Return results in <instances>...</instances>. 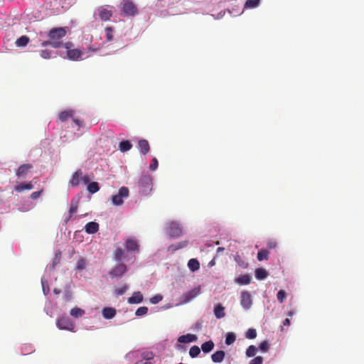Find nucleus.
<instances>
[{"label": "nucleus", "mask_w": 364, "mask_h": 364, "mask_svg": "<svg viewBox=\"0 0 364 364\" xmlns=\"http://www.w3.org/2000/svg\"><path fill=\"white\" fill-rule=\"evenodd\" d=\"M66 35V31L64 28H52L48 33V41H43L41 46L45 47L50 46L54 48H60L63 46L61 39Z\"/></svg>", "instance_id": "1"}, {"label": "nucleus", "mask_w": 364, "mask_h": 364, "mask_svg": "<svg viewBox=\"0 0 364 364\" xmlns=\"http://www.w3.org/2000/svg\"><path fill=\"white\" fill-rule=\"evenodd\" d=\"M152 179L151 177L149 175H141L139 180V192L146 196L148 195L152 190Z\"/></svg>", "instance_id": "2"}, {"label": "nucleus", "mask_w": 364, "mask_h": 364, "mask_svg": "<svg viewBox=\"0 0 364 364\" xmlns=\"http://www.w3.org/2000/svg\"><path fill=\"white\" fill-rule=\"evenodd\" d=\"M121 10L124 16H135L137 12L136 5L130 0H123L121 3Z\"/></svg>", "instance_id": "3"}, {"label": "nucleus", "mask_w": 364, "mask_h": 364, "mask_svg": "<svg viewBox=\"0 0 364 364\" xmlns=\"http://www.w3.org/2000/svg\"><path fill=\"white\" fill-rule=\"evenodd\" d=\"M129 189L127 187H121L119 189V192L117 195L112 196V201L115 205H121L123 204L124 200L123 198H126L129 196Z\"/></svg>", "instance_id": "4"}, {"label": "nucleus", "mask_w": 364, "mask_h": 364, "mask_svg": "<svg viewBox=\"0 0 364 364\" xmlns=\"http://www.w3.org/2000/svg\"><path fill=\"white\" fill-rule=\"evenodd\" d=\"M166 232L171 237H178L182 235V228L178 223L171 222L167 225Z\"/></svg>", "instance_id": "5"}, {"label": "nucleus", "mask_w": 364, "mask_h": 364, "mask_svg": "<svg viewBox=\"0 0 364 364\" xmlns=\"http://www.w3.org/2000/svg\"><path fill=\"white\" fill-rule=\"evenodd\" d=\"M127 271V266L122 263L119 262L118 264L114 266L111 269L109 272V274L111 278H120Z\"/></svg>", "instance_id": "6"}, {"label": "nucleus", "mask_w": 364, "mask_h": 364, "mask_svg": "<svg viewBox=\"0 0 364 364\" xmlns=\"http://www.w3.org/2000/svg\"><path fill=\"white\" fill-rule=\"evenodd\" d=\"M57 326L62 330L73 331L75 328L73 322L68 317H62L57 320Z\"/></svg>", "instance_id": "7"}, {"label": "nucleus", "mask_w": 364, "mask_h": 364, "mask_svg": "<svg viewBox=\"0 0 364 364\" xmlns=\"http://www.w3.org/2000/svg\"><path fill=\"white\" fill-rule=\"evenodd\" d=\"M200 293V287L198 286L197 287H195L194 289L184 293L182 295V302L183 303H188L192 299L196 298L197 296H198Z\"/></svg>", "instance_id": "8"}, {"label": "nucleus", "mask_w": 364, "mask_h": 364, "mask_svg": "<svg viewBox=\"0 0 364 364\" xmlns=\"http://www.w3.org/2000/svg\"><path fill=\"white\" fill-rule=\"evenodd\" d=\"M240 304L245 309H249L252 305L251 294L246 291H243L240 294Z\"/></svg>", "instance_id": "9"}, {"label": "nucleus", "mask_w": 364, "mask_h": 364, "mask_svg": "<svg viewBox=\"0 0 364 364\" xmlns=\"http://www.w3.org/2000/svg\"><path fill=\"white\" fill-rule=\"evenodd\" d=\"M33 168V165L31 164H24L21 165L16 171V176L19 178H25L27 173Z\"/></svg>", "instance_id": "10"}, {"label": "nucleus", "mask_w": 364, "mask_h": 364, "mask_svg": "<svg viewBox=\"0 0 364 364\" xmlns=\"http://www.w3.org/2000/svg\"><path fill=\"white\" fill-rule=\"evenodd\" d=\"M97 11L99 16L102 21H109L112 16V11L111 9H108L107 7L100 6L98 8Z\"/></svg>", "instance_id": "11"}, {"label": "nucleus", "mask_w": 364, "mask_h": 364, "mask_svg": "<svg viewBox=\"0 0 364 364\" xmlns=\"http://www.w3.org/2000/svg\"><path fill=\"white\" fill-rule=\"evenodd\" d=\"M82 174V171L81 169H79L75 171L68 182V185L71 187H77L80 185V182L81 181L80 177Z\"/></svg>", "instance_id": "12"}, {"label": "nucleus", "mask_w": 364, "mask_h": 364, "mask_svg": "<svg viewBox=\"0 0 364 364\" xmlns=\"http://www.w3.org/2000/svg\"><path fill=\"white\" fill-rule=\"evenodd\" d=\"M126 248L134 252H138L139 251V245L136 239L134 238H128L126 240L125 243Z\"/></svg>", "instance_id": "13"}, {"label": "nucleus", "mask_w": 364, "mask_h": 364, "mask_svg": "<svg viewBox=\"0 0 364 364\" xmlns=\"http://www.w3.org/2000/svg\"><path fill=\"white\" fill-rule=\"evenodd\" d=\"M83 53L77 48H73L70 50H67L68 58L71 60H79L82 58Z\"/></svg>", "instance_id": "14"}, {"label": "nucleus", "mask_w": 364, "mask_h": 364, "mask_svg": "<svg viewBox=\"0 0 364 364\" xmlns=\"http://www.w3.org/2000/svg\"><path fill=\"white\" fill-rule=\"evenodd\" d=\"M252 277L249 274H241L235 279V282L240 285H247L251 282Z\"/></svg>", "instance_id": "15"}, {"label": "nucleus", "mask_w": 364, "mask_h": 364, "mask_svg": "<svg viewBox=\"0 0 364 364\" xmlns=\"http://www.w3.org/2000/svg\"><path fill=\"white\" fill-rule=\"evenodd\" d=\"M85 230L88 234L96 233L99 230V225L96 222H89L85 225Z\"/></svg>", "instance_id": "16"}, {"label": "nucleus", "mask_w": 364, "mask_h": 364, "mask_svg": "<svg viewBox=\"0 0 364 364\" xmlns=\"http://www.w3.org/2000/svg\"><path fill=\"white\" fill-rule=\"evenodd\" d=\"M197 339H198V337L196 336V335L191 334V333H188L186 335L181 336L178 338V341L180 342V343H191V342L196 341Z\"/></svg>", "instance_id": "17"}, {"label": "nucleus", "mask_w": 364, "mask_h": 364, "mask_svg": "<svg viewBox=\"0 0 364 364\" xmlns=\"http://www.w3.org/2000/svg\"><path fill=\"white\" fill-rule=\"evenodd\" d=\"M139 151L142 154H146L150 150L149 141L146 139H140L138 142Z\"/></svg>", "instance_id": "18"}, {"label": "nucleus", "mask_w": 364, "mask_h": 364, "mask_svg": "<svg viewBox=\"0 0 364 364\" xmlns=\"http://www.w3.org/2000/svg\"><path fill=\"white\" fill-rule=\"evenodd\" d=\"M33 188V186L32 184V181H30L28 183H21L18 185H16L14 187V191L18 193L23 192L26 190H31Z\"/></svg>", "instance_id": "19"}, {"label": "nucleus", "mask_w": 364, "mask_h": 364, "mask_svg": "<svg viewBox=\"0 0 364 364\" xmlns=\"http://www.w3.org/2000/svg\"><path fill=\"white\" fill-rule=\"evenodd\" d=\"M116 313V309L112 307H105L102 311L103 317L106 319H111L114 318Z\"/></svg>", "instance_id": "20"}, {"label": "nucleus", "mask_w": 364, "mask_h": 364, "mask_svg": "<svg viewBox=\"0 0 364 364\" xmlns=\"http://www.w3.org/2000/svg\"><path fill=\"white\" fill-rule=\"evenodd\" d=\"M143 295L140 291H135L133 295L128 299V303L139 304L143 301Z\"/></svg>", "instance_id": "21"}, {"label": "nucleus", "mask_w": 364, "mask_h": 364, "mask_svg": "<svg viewBox=\"0 0 364 364\" xmlns=\"http://www.w3.org/2000/svg\"><path fill=\"white\" fill-rule=\"evenodd\" d=\"M225 356V353L223 350H217L211 355L213 362L219 363L223 362Z\"/></svg>", "instance_id": "22"}, {"label": "nucleus", "mask_w": 364, "mask_h": 364, "mask_svg": "<svg viewBox=\"0 0 364 364\" xmlns=\"http://www.w3.org/2000/svg\"><path fill=\"white\" fill-rule=\"evenodd\" d=\"M77 207H78V200H75L74 198L72 199L71 203H70V207L69 209V216L65 220L66 222L68 221L71 218L72 215L77 211Z\"/></svg>", "instance_id": "23"}, {"label": "nucleus", "mask_w": 364, "mask_h": 364, "mask_svg": "<svg viewBox=\"0 0 364 364\" xmlns=\"http://www.w3.org/2000/svg\"><path fill=\"white\" fill-rule=\"evenodd\" d=\"M215 344L213 341L210 340L203 343L201 346V350L204 353H208L214 348Z\"/></svg>", "instance_id": "24"}, {"label": "nucleus", "mask_w": 364, "mask_h": 364, "mask_svg": "<svg viewBox=\"0 0 364 364\" xmlns=\"http://www.w3.org/2000/svg\"><path fill=\"white\" fill-rule=\"evenodd\" d=\"M74 115V111L73 110H65V111H63V112H61L60 114H59V119L61 121V122H65L67 121L69 118H72Z\"/></svg>", "instance_id": "25"}, {"label": "nucleus", "mask_w": 364, "mask_h": 364, "mask_svg": "<svg viewBox=\"0 0 364 364\" xmlns=\"http://www.w3.org/2000/svg\"><path fill=\"white\" fill-rule=\"evenodd\" d=\"M268 277V272L264 268H257L255 270V277L258 280L264 279Z\"/></svg>", "instance_id": "26"}, {"label": "nucleus", "mask_w": 364, "mask_h": 364, "mask_svg": "<svg viewBox=\"0 0 364 364\" xmlns=\"http://www.w3.org/2000/svg\"><path fill=\"white\" fill-rule=\"evenodd\" d=\"M124 256V250L120 247L115 249L114 252V259L117 262H121Z\"/></svg>", "instance_id": "27"}, {"label": "nucleus", "mask_w": 364, "mask_h": 364, "mask_svg": "<svg viewBox=\"0 0 364 364\" xmlns=\"http://www.w3.org/2000/svg\"><path fill=\"white\" fill-rule=\"evenodd\" d=\"M188 267L192 272H195L200 268V263L197 259H191L188 262Z\"/></svg>", "instance_id": "28"}, {"label": "nucleus", "mask_w": 364, "mask_h": 364, "mask_svg": "<svg viewBox=\"0 0 364 364\" xmlns=\"http://www.w3.org/2000/svg\"><path fill=\"white\" fill-rule=\"evenodd\" d=\"M132 147V145L131 142L128 140L122 141L119 144V149L122 152L129 151V149H131Z\"/></svg>", "instance_id": "29"}, {"label": "nucleus", "mask_w": 364, "mask_h": 364, "mask_svg": "<svg viewBox=\"0 0 364 364\" xmlns=\"http://www.w3.org/2000/svg\"><path fill=\"white\" fill-rule=\"evenodd\" d=\"M29 41V38L27 36H22L16 41V45L17 47H25Z\"/></svg>", "instance_id": "30"}, {"label": "nucleus", "mask_w": 364, "mask_h": 364, "mask_svg": "<svg viewBox=\"0 0 364 364\" xmlns=\"http://www.w3.org/2000/svg\"><path fill=\"white\" fill-rule=\"evenodd\" d=\"M225 308L221 305H218L214 309V314L216 318H221L225 316Z\"/></svg>", "instance_id": "31"}, {"label": "nucleus", "mask_w": 364, "mask_h": 364, "mask_svg": "<svg viewBox=\"0 0 364 364\" xmlns=\"http://www.w3.org/2000/svg\"><path fill=\"white\" fill-rule=\"evenodd\" d=\"M100 190V186L97 182H91L88 183L87 191L93 194L97 193Z\"/></svg>", "instance_id": "32"}, {"label": "nucleus", "mask_w": 364, "mask_h": 364, "mask_svg": "<svg viewBox=\"0 0 364 364\" xmlns=\"http://www.w3.org/2000/svg\"><path fill=\"white\" fill-rule=\"evenodd\" d=\"M70 314L75 318H79L85 314V311L78 307H75L70 310Z\"/></svg>", "instance_id": "33"}, {"label": "nucleus", "mask_w": 364, "mask_h": 364, "mask_svg": "<svg viewBox=\"0 0 364 364\" xmlns=\"http://www.w3.org/2000/svg\"><path fill=\"white\" fill-rule=\"evenodd\" d=\"M200 350L198 346H193L189 350V355L193 358H196L200 355Z\"/></svg>", "instance_id": "34"}, {"label": "nucleus", "mask_w": 364, "mask_h": 364, "mask_svg": "<svg viewBox=\"0 0 364 364\" xmlns=\"http://www.w3.org/2000/svg\"><path fill=\"white\" fill-rule=\"evenodd\" d=\"M260 0H247L245 4V8L254 9L259 6Z\"/></svg>", "instance_id": "35"}, {"label": "nucleus", "mask_w": 364, "mask_h": 364, "mask_svg": "<svg viewBox=\"0 0 364 364\" xmlns=\"http://www.w3.org/2000/svg\"><path fill=\"white\" fill-rule=\"evenodd\" d=\"M268 257H269V252L265 249H262L257 253V259L259 261L267 259Z\"/></svg>", "instance_id": "36"}, {"label": "nucleus", "mask_w": 364, "mask_h": 364, "mask_svg": "<svg viewBox=\"0 0 364 364\" xmlns=\"http://www.w3.org/2000/svg\"><path fill=\"white\" fill-rule=\"evenodd\" d=\"M105 31L106 33L107 41H108V42L112 41L114 39V36H113L114 28L111 26H108V27L105 28Z\"/></svg>", "instance_id": "37"}, {"label": "nucleus", "mask_w": 364, "mask_h": 364, "mask_svg": "<svg viewBox=\"0 0 364 364\" xmlns=\"http://www.w3.org/2000/svg\"><path fill=\"white\" fill-rule=\"evenodd\" d=\"M257 352V348L253 345L250 346L246 350V355L247 357H253Z\"/></svg>", "instance_id": "38"}, {"label": "nucleus", "mask_w": 364, "mask_h": 364, "mask_svg": "<svg viewBox=\"0 0 364 364\" xmlns=\"http://www.w3.org/2000/svg\"><path fill=\"white\" fill-rule=\"evenodd\" d=\"M236 339V336L234 333L230 332L228 333L226 338H225V343L227 345H231L232 344Z\"/></svg>", "instance_id": "39"}, {"label": "nucleus", "mask_w": 364, "mask_h": 364, "mask_svg": "<svg viewBox=\"0 0 364 364\" xmlns=\"http://www.w3.org/2000/svg\"><path fill=\"white\" fill-rule=\"evenodd\" d=\"M235 260L242 268H247L248 266V264L247 262H245V261H243L241 259L240 256L238 255H236L235 256Z\"/></svg>", "instance_id": "40"}, {"label": "nucleus", "mask_w": 364, "mask_h": 364, "mask_svg": "<svg viewBox=\"0 0 364 364\" xmlns=\"http://www.w3.org/2000/svg\"><path fill=\"white\" fill-rule=\"evenodd\" d=\"M148 312V308L146 306H141L138 308L135 312L136 316H141L146 314Z\"/></svg>", "instance_id": "41"}, {"label": "nucleus", "mask_w": 364, "mask_h": 364, "mask_svg": "<svg viewBox=\"0 0 364 364\" xmlns=\"http://www.w3.org/2000/svg\"><path fill=\"white\" fill-rule=\"evenodd\" d=\"M277 299L278 301L280 302V303H282L284 299L287 298V293L284 290H279L277 294Z\"/></svg>", "instance_id": "42"}, {"label": "nucleus", "mask_w": 364, "mask_h": 364, "mask_svg": "<svg viewBox=\"0 0 364 364\" xmlns=\"http://www.w3.org/2000/svg\"><path fill=\"white\" fill-rule=\"evenodd\" d=\"M257 336V331L254 328H250L247 330L246 333V338L249 339H253L255 338Z\"/></svg>", "instance_id": "43"}, {"label": "nucleus", "mask_w": 364, "mask_h": 364, "mask_svg": "<svg viewBox=\"0 0 364 364\" xmlns=\"http://www.w3.org/2000/svg\"><path fill=\"white\" fill-rule=\"evenodd\" d=\"M127 289V287L126 285H124L121 288L116 289L114 290V292L117 295L121 296L123 295Z\"/></svg>", "instance_id": "44"}, {"label": "nucleus", "mask_w": 364, "mask_h": 364, "mask_svg": "<svg viewBox=\"0 0 364 364\" xmlns=\"http://www.w3.org/2000/svg\"><path fill=\"white\" fill-rule=\"evenodd\" d=\"M41 56L44 59H48L51 57V52L48 50H43L41 51Z\"/></svg>", "instance_id": "45"}, {"label": "nucleus", "mask_w": 364, "mask_h": 364, "mask_svg": "<svg viewBox=\"0 0 364 364\" xmlns=\"http://www.w3.org/2000/svg\"><path fill=\"white\" fill-rule=\"evenodd\" d=\"M263 358L262 356H257L250 360V364H262Z\"/></svg>", "instance_id": "46"}, {"label": "nucleus", "mask_w": 364, "mask_h": 364, "mask_svg": "<svg viewBox=\"0 0 364 364\" xmlns=\"http://www.w3.org/2000/svg\"><path fill=\"white\" fill-rule=\"evenodd\" d=\"M158 160L156 158L152 159L151 164L149 166V169L151 171H155L158 167Z\"/></svg>", "instance_id": "47"}, {"label": "nucleus", "mask_w": 364, "mask_h": 364, "mask_svg": "<svg viewBox=\"0 0 364 364\" xmlns=\"http://www.w3.org/2000/svg\"><path fill=\"white\" fill-rule=\"evenodd\" d=\"M154 355L152 352H146L144 353L143 358L144 360L153 361Z\"/></svg>", "instance_id": "48"}, {"label": "nucleus", "mask_w": 364, "mask_h": 364, "mask_svg": "<svg viewBox=\"0 0 364 364\" xmlns=\"http://www.w3.org/2000/svg\"><path fill=\"white\" fill-rule=\"evenodd\" d=\"M259 349L263 352H267L269 349L268 343L264 341L259 344Z\"/></svg>", "instance_id": "49"}, {"label": "nucleus", "mask_w": 364, "mask_h": 364, "mask_svg": "<svg viewBox=\"0 0 364 364\" xmlns=\"http://www.w3.org/2000/svg\"><path fill=\"white\" fill-rule=\"evenodd\" d=\"M161 300H162V296H161L159 294L156 295L150 299L151 303L154 304L159 303Z\"/></svg>", "instance_id": "50"}, {"label": "nucleus", "mask_w": 364, "mask_h": 364, "mask_svg": "<svg viewBox=\"0 0 364 364\" xmlns=\"http://www.w3.org/2000/svg\"><path fill=\"white\" fill-rule=\"evenodd\" d=\"M80 179H81V181H82L85 184L89 183L90 181V178L87 175L82 176V174Z\"/></svg>", "instance_id": "51"}, {"label": "nucleus", "mask_w": 364, "mask_h": 364, "mask_svg": "<svg viewBox=\"0 0 364 364\" xmlns=\"http://www.w3.org/2000/svg\"><path fill=\"white\" fill-rule=\"evenodd\" d=\"M41 193H42V191L33 192V193H31V198L33 200H36V199H37L41 196Z\"/></svg>", "instance_id": "52"}, {"label": "nucleus", "mask_w": 364, "mask_h": 364, "mask_svg": "<svg viewBox=\"0 0 364 364\" xmlns=\"http://www.w3.org/2000/svg\"><path fill=\"white\" fill-rule=\"evenodd\" d=\"M63 46L67 49V50H70L73 49V44L72 42H67L63 44Z\"/></svg>", "instance_id": "53"}, {"label": "nucleus", "mask_w": 364, "mask_h": 364, "mask_svg": "<svg viewBox=\"0 0 364 364\" xmlns=\"http://www.w3.org/2000/svg\"><path fill=\"white\" fill-rule=\"evenodd\" d=\"M277 246V243L275 242H274L273 240H271L270 242H268L267 244V247L269 248V249H273V248H275Z\"/></svg>", "instance_id": "54"}, {"label": "nucleus", "mask_w": 364, "mask_h": 364, "mask_svg": "<svg viewBox=\"0 0 364 364\" xmlns=\"http://www.w3.org/2000/svg\"><path fill=\"white\" fill-rule=\"evenodd\" d=\"M85 264L84 261L81 260L78 262L77 269H82L84 268Z\"/></svg>", "instance_id": "55"}, {"label": "nucleus", "mask_w": 364, "mask_h": 364, "mask_svg": "<svg viewBox=\"0 0 364 364\" xmlns=\"http://www.w3.org/2000/svg\"><path fill=\"white\" fill-rule=\"evenodd\" d=\"M73 122L79 127H82L83 125V122L77 119H74Z\"/></svg>", "instance_id": "56"}, {"label": "nucleus", "mask_w": 364, "mask_h": 364, "mask_svg": "<svg viewBox=\"0 0 364 364\" xmlns=\"http://www.w3.org/2000/svg\"><path fill=\"white\" fill-rule=\"evenodd\" d=\"M136 364H154V363L153 361H151V360H145V361H141V362L137 363Z\"/></svg>", "instance_id": "57"}, {"label": "nucleus", "mask_w": 364, "mask_h": 364, "mask_svg": "<svg viewBox=\"0 0 364 364\" xmlns=\"http://www.w3.org/2000/svg\"><path fill=\"white\" fill-rule=\"evenodd\" d=\"M290 325V319L289 318H286L284 321H283V326H289Z\"/></svg>", "instance_id": "58"}, {"label": "nucleus", "mask_w": 364, "mask_h": 364, "mask_svg": "<svg viewBox=\"0 0 364 364\" xmlns=\"http://www.w3.org/2000/svg\"><path fill=\"white\" fill-rule=\"evenodd\" d=\"M215 264V258H213L210 262L208 263L209 267H213Z\"/></svg>", "instance_id": "59"}, {"label": "nucleus", "mask_w": 364, "mask_h": 364, "mask_svg": "<svg viewBox=\"0 0 364 364\" xmlns=\"http://www.w3.org/2000/svg\"><path fill=\"white\" fill-rule=\"evenodd\" d=\"M224 250V247H218L217 249V252L218 253L219 252H221V251H223Z\"/></svg>", "instance_id": "60"}, {"label": "nucleus", "mask_w": 364, "mask_h": 364, "mask_svg": "<svg viewBox=\"0 0 364 364\" xmlns=\"http://www.w3.org/2000/svg\"><path fill=\"white\" fill-rule=\"evenodd\" d=\"M288 316H289V317H291V316H293V312H292V311H289V312H288Z\"/></svg>", "instance_id": "61"}]
</instances>
